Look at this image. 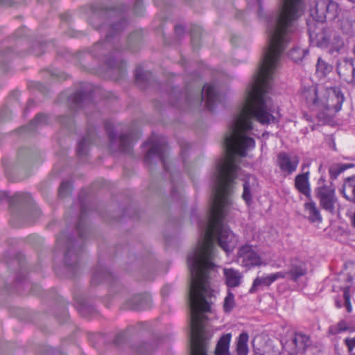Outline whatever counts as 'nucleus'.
<instances>
[{
	"instance_id": "obj_17",
	"label": "nucleus",
	"mask_w": 355,
	"mask_h": 355,
	"mask_svg": "<svg viewBox=\"0 0 355 355\" xmlns=\"http://www.w3.org/2000/svg\"><path fill=\"white\" fill-rule=\"evenodd\" d=\"M307 270L304 265H292L291 269L288 271V275L292 281L296 282L297 280L304 276Z\"/></svg>"
},
{
	"instance_id": "obj_37",
	"label": "nucleus",
	"mask_w": 355,
	"mask_h": 355,
	"mask_svg": "<svg viewBox=\"0 0 355 355\" xmlns=\"http://www.w3.org/2000/svg\"><path fill=\"white\" fill-rule=\"evenodd\" d=\"M343 45V42L340 38L338 39V48L336 49V51L339 50V48Z\"/></svg>"
},
{
	"instance_id": "obj_16",
	"label": "nucleus",
	"mask_w": 355,
	"mask_h": 355,
	"mask_svg": "<svg viewBox=\"0 0 355 355\" xmlns=\"http://www.w3.org/2000/svg\"><path fill=\"white\" fill-rule=\"evenodd\" d=\"M249 336L247 332H242L237 338L236 352L237 355H248V342Z\"/></svg>"
},
{
	"instance_id": "obj_29",
	"label": "nucleus",
	"mask_w": 355,
	"mask_h": 355,
	"mask_svg": "<svg viewBox=\"0 0 355 355\" xmlns=\"http://www.w3.org/2000/svg\"><path fill=\"white\" fill-rule=\"evenodd\" d=\"M71 190H72V187L69 182H62L60 186L59 191H58L59 196L61 197H64V196H67L68 194H69L71 192Z\"/></svg>"
},
{
	"instance_id": "obj_19",
	"label": "nucleus",
	"mask_w": 355,
	"mask_h": 355,
	"mask_svg": "<svg viewBox=\"0 0 355 355\" xmlns=\"http://www.w3.org/2000/svg\"><path fill=\"white\" fill-rule=\"evenodd\" d=\"M333 69L331 64L322 60L321 58L318 59L316 64V73L320 76H327Z\"/></svg>"
},
{
	"instance_id": "obj_31",
	"label": "nucleus",
	"mask_w": 355,
	"mask_h": 355,
	"mask_svg": "<svg viewBox=\"0 0 355 355\" xmlns=\"http://www.w3.org/2000/svg\"><path fill=\"white\" fill-rule=\"evenodd\" d=\"M148 72L144 71L141 67H137L135 71V80L137 82L146 80Z\"/></svg>"
},
{
	"instance_id": "obj_23",
	"label": "nucleus",
	"mask_w": 355,
	"mask_h": 355,
	"mask_svg": "<svg viewBox=\"0 0 355 355\" xmlns=\"http://www.w3.org/2000/svg\"><path fill=\"white\" fill-rule=\"evenodd\" d=\"M235 306L234 295L230 290L227 291V296L223 302V309L225 312L230 313Z\"/></svg>"
},
{
	"instance_id": "obj_12",
	"label": "nucleus",
	"mask_w": 355,
	"mask_h": 355,
	"mask_svg": "<svg viewBox=\"0 0 355 355\" xmlns=\"http://www.w3.org/2000/svg\"><path fill=\"white\" fill-rule=\"evenodd\" d=\"M223 272L228 287L235 288L241 284L243 276L239 270L234 268H225Z\"/></svg>"
},
{
	"instance_id": "obj_43",
	"label": "nucleus",
	"mask_w": 355,
	"mask_h": 355,
	"mask_svg": "<svg viewBox=\"0 0 355 355\" xmlns=\"http://www.w3.org/2000/svg\"><path fill=\"white\" fill-rule=\"evenodd\" d=\"M193 31H194V30H193V29H192V31H191V34L192 40H193V37H194V33H193Z\"/></svg>"
},
{
	"instance_id": "obj_5",
	"label": "nucleus",
	"mask_w": 355,
	"mask_h": 355,
	"mask_svg": "<svg viewBox=\"0 0 355 355\" xmlns=\"http://www.w3.org/2000/svg\"><path fill=\"white\" fill-rule=\"evenodd\" d=\"M317 20L322 21L327 17L333 19L338 13V5L333 0H319L315 4Z\"/></svg>"
},
{
	"instance_id": "obj_14",
	"label": "nucleus",
	"mask_w": 355,
	"mask_h": 355,
	"mask_svg": "<svg viewBox=\"0 0 355 355\" xmlns=\"http://www.w3.org/2000/svg\"><path fill=\"white\" fill-rule=\"evenodd\" d=\"M341 193L347 200L355 202V175L345 180Z\"/></svg>"
},
{
	"instance_id": "obj_46",
	"label": "nucleus",
	"mask_w": 355,
	"mask_h": 355,
	"mask_svg": "<svg viewBox=\"0 0 355 355\" xmlns=\"http://www.w3.org/2000/svg\"><path fill=\"white\" fill-rule=\"evenodd\" d=\"M109 65H110L111 67H113V68H114V67H115V66H114V65H112V64H109Z\"/></svg>"
},
{
	"instance_id": "obj_42",
	"label": "nucleus",
	"mask_w": 355,
	"mask_h": 355,
	"mask_svg": "<svg viewBox=\"0 0 355 355\" xmlns=\"http://www.w3.org/2000/svg\"><path fill=\"white\" fill-rule=\"evenodd\" d=\"M297 50L295 49H293L292 51H290V55H292L294 53H296Z\"/></svg>"
},
{
	"instance_id": "obj_44",
	"label": "nucleus",
	"mask_w": 355,
	"mask_h": 355,
	"mask_svg": "<svg viewBox=\"0 0 355 355\" xmlns=\"http://www.w3.org/2000/svg\"><path fill=\"white\" fill-rule=\"evenodd\" d=\"M353 224L355 226V212H354V217H353Z\"/></svg>"
},
{
	"instance_id": "obj_39",
	"label": "nucleus",
	"mask_w": 355,
	"mask_h": 355,
	"mask_svg": "<svg viewBox=\"0 0 355 355\" xmlns=\"http://www.w3.org/2000/svg\"><path fill=\"white\" fill-rule=\"evenodd\" d=\"M335 304H336V308H338V309H340L342 307V304H341L340 301H339V300H336Z\"/></svg>"
},
{
	"instance_id": "obj_24",
	"label": "nucleus",
	"mask_w": 355,
	"mask_h": 355,
	"mask_svg": "<svg viewBox=\"0 0 355 355\" xmlns=\"http://www.w3.org/2000/svg\"><path fill=\"white\" fill-rule=\"evenodd\" d=\"M150 297L148 295H135L131 301L133 302H139L138 304H135L132 306V309L135 311H140L144 309V305L143 304V302H148L150 301Z\"/></svg>"
},
{
	"instance_id": "obj_35",
	"label": "nucleus",
	"mask_w": 355,
	"mask_h": 355,
	"mask_svg": "<svg viewBox=\"0 0 355 355\" xmlns=\"http://www.w3.org/2000/svg\"><path fill=\"white\" fill-rule=\"evenodd\" d=\"M287 275H288V272H286L279 271V272L272 273V276L274 282H275L276 280H277L279 279L286 278Z\"/></svg>"
},
{
	"instance_id": "obj_21",
	"label": "nucleus",
	"mask_w": 355,
	"mask_h": 355,
	"mask_svg": "<svg viewBox=\"0 0 355 355\" xmlns=\"http://www.w3.org/2000/svg\"><path fill=\"white\" fill-rule=\"evenodd\" d=\"M282 350L286 355H297L300 354L291 337L282 343Z\"/></svg>"
},
{
	"instance_id": "obj_47",
	"label": "nucleus",
	"mask_w": 355,
	"mask_h": 355,
	"mask_svg": "<svg viewBox=\"0 0 355 355\" xmlns=\"http://www.w3.org/2000/svg\"><path fill=\"white\" fill-rule=\"evenodd\" d=\"M94 278H95L94 276H93V277H92V282H94Z\"/></svg>"
},
{
	"instance_id": "obj_6",
	"label": "nucleus",
	"mask_w": 355,
	"mask_h": 355,
	"mask_svg": "<svg viewBox=\"0 0 355 355\" xmlns=\"http://www.w3.org/2000/svg\"><path fill=\"white\" fill-rule=\"evenodd\" d=\"M238 258L241 260V265L246 268L259 266L262 264L261 257L250 245L240 248Z\"/></svg>"
},
{
	"instance_id": "obj_34",
	"label": "nucleus",
	"mask_w": 355,
	"mask_h": 355,
	"mask_svg": "<svg viewBox=\"0 0 355 355\" xmlns=\"http://www.w3.org/2000/svg\"><path fill=\"white\" fill-rule=\"evenodd\" d=\"M105 130L110 141L112 143L115 139V134L113 132V125L110 123L105 124Z\"/></svg>"
},
{
	"instance_id": "obj_11",
	"label": "nucleus",
	"mask_w": 355,
	"mask_h": 355,
	"mask_svg": "<svg viewBox=\"0 0 355 355\" xmlns=\"http://www.w3.org/2000/svg\"><path fill=\"white\" fill-rule=\"evenodd\" d=\"M291 338L299 353H304L311 344L310 336L302 332H295Z\"/></svg>"
},
{
	"instance_id": "obj_33",
	"label": "nucleus",
	"mask_w": 355,
	"mask_h": 355,
	"mask_svg": "<svg viewBox=\"0 0 355 355\" xmlns=\"http://www.w3.org/2000/svg\"><path fill=\"white\" fill-rule=\"evenodd\" d=\"M86 94L82 92H77L73 94V101L76 104H79L85 98Z\"/></svg>"
},
{
	"instance_id": "obj_10",
	"label": "nucleus",
	"mask_w": 355,
	"mask_h": 355,
	"mask_svg": "<svg viewBox=\"0 0 355 355\" xmlns=\"http://www.w3.org/2000/svg\"><path fill=\"white\" fill-rule=\"evenodd\" d=\"M205 90V103L207 109L212 111L214 109L215 103L217 101V94L214 86L211 84H205L200 94L201 102L203 99V91Z\"/></svg>"
},
{
	"instance_id": "obj_36",
	"label": "nucleus",
	"mask_w": 355,
	"mask_h": 355,
	"mask_svg": "<svg viewBox=\"0 0 355 355\" xmlns=\"http://www.w3.org/2000/svg\"><path fill=\"white\" fill-rule=\"evenodd\" d=\"M0 4L6 6H12V0H0Z\"/></svg>"
},
{
	"instance_id": "obj_38",
	"label": "nucleus",
	"mask_w": 355,
	"mask_h": 355,
	"mask_svg": "<svg viewBox=\"0 0 355 355\" xmlns=\"http://www.w3.org/2000/svg\"><path fill=\"white\" fill-rule=\"evenodd\" d=\"M354 69L352 72V83H355V62H354Z\"/></svg>"
},
{
	"instance_id": "obj_32",
	"label": "nucleus",
	"mask_w": 355,
	"mask_h": 355,
	"mask_svg": "<svg viewBox=\"0 0 355 355\" xmlns=\"http://www.w3.org/2000/svg\"><path fill=\"white\" fill-rule=\"evenodd\" d=\"M344 343H345L348 352L351 354L355 355V352H354L355 349V337L354 338H346L344 340Z\"/></svg>"
},
{
	"instance_id": "obj_27",
	"label": "nucleus",
	"mask_w": 355,
	"mask_h": 355,
	"mask_svg": "<svg viewBox=\"0 0 355 355\" xmlns=\"http://www.w3.org/2000/svg\"><path fill=\"white\" fill-rule=\"evenodd\" d=\"M242 198L248 206H250L252 203V195L250 189V183L245 181L243 184V191L242 193Z\"/></svg>"
},
{
	"instance_id": "obj_15",
	"label": "nucleus",
	"mask_w": 355,
	"mask_h": 355,
	"mask_svg": "<svg viewBox=\"0 0 355 355\" xmlns=\"http://www.w3.org/2000/svg\"><path fill=\"white\" fill-rule=\"evenodd\" d=\"M305 211L308 214V219L311 223H321L322 220L320 210L316 204L311 200L304 205Z\"/></svg>"
},
{
	"instance_id": "obj_41",
	"label": "nucleus",
	"mask_w": 355,
	"mask_h": 355,
	"mask_svg": "<svg viewBox=\"0 0 355 355\" xmlns=\"http://www.w3.org/2000/svg\"><path fill=\"white\" fill-rule=\"evenodd\" d=\"M179 29H182V28L180 26H175V31L178 32Z\"/></svg>"
},
{
	"instance_id": "obj_2",
	"label": "nucleus",
	"mask_w": 355,
	"mask_h": 355,
	"mask_svg": "<svg viewBox=\"0 0 355 355\" xmlns=\"http://www.w3.org/2000/svg\"><path fill=\"white\" fill-rule=\"evenodd\" d=\"M306 98L308 102L312 103L317 109L329 116L341 110L345 100L341 89L338 87H314L309 90Z\"/></svg>"
},
{
	"instance_id": "obj_28",
	"label": "nucleus",
	"mask_w": 355,
	"mask_h": 355,
	"mask_svg": "<svg viewBox=\"0 0 355 355\" xmlns=\"http://www.w3.org/2000/svg\"><path fill=\"white\" fill-rule=\"evenodd\" d=\"M120 147L123 151H125L128 147L131 146L132 137L130 135H123L119 138Z\"/></svg>"
},
{
	"instance_id": "obj_18",
	"label": "nucleus",
	"mask_w": 355,
	"mask_h": 355,
	"mask_svg": "<svg viewBox=\"0 0 355 355\" xmlns=\"http://www.w3.org/2000/svg\"><path fill=\"white\" fill-rule=\"evenodd\" d=\"M274 282L272 274L264 277H257L252 283L251 288H250V293H254L257 288L261 285L270 286Z\"/></svg>"
},
{
	"instance_id": "obj_3",
	"label": "nucleus",
	"mask_w": 355,
	"mask_h": 355,
	"mask_svg": "<svg viewBox=\"0 0 355 355\" xmlns=\"http://www.w3.org/2000/svg\"><path fill=\"white\" fill-rule=\"evenodd\" d=\"M315 196L318 199L320 207L333 214L337 202L335 188L332 184L320 185L315 189Z\"/></svg>"
},
{
	"instance_id": "obj_8",
	"label": "nucleus",
	"mask_w": 355,
	"mask_h": 355,
	"mask_svg": "<svg viewBox=\"0 0 355 355\" xmlns=\"http://www.w3.org/2000/svg\"><path fill=\"white\" fill-rule=\"evenodd\" d=\"M296 189L307 198H311V188L309 184V173L298 174L295 178Z\"/></svg>"
},
{
	"instance_id": "obj_50",
	"label": "nucleus",
	"mask_w": 355,
	"mask_h": 355,
	"mask_svg": "<svg viewBox=\"0 0 355 355\" xmlns=\"http://www.w3.org/2000/svg\"><path fill=\"white\" fill-rule=\"evenodd\" d=\"M350 1H352V2H355V0H350Z\"/></svg>"
},
{
	"instance_id": "obj_20",
	"label": "nucleus",
	"mask_w": 355,
	"mask_h": 355,
	"mask_svg": "<svg viewBox=\"0 0 355 355\" xmlns=\"http://www.w3.org/2000/svg\"><path fill=\"white\" fill-rule=\"evenodd\" d=\"M349 327L347 322L342 320L337 324L330 326L328 329V333L331 335H337L349 330Z\"/></svg>"
},
{
	"instance_id": "obj_13",
	"label": "nucleus",
	"mask_w": 355,
	"mask_h": 355,
	"mask_svg": "<svg viewBox=\"0 0 355 355\" xmlns=\"http://www.w3.org/2000/svg\"><path fill=\"white\" fill-rule=\"evenodd\" d=\"M231 339V334H223L216 343L214 355H230V345Z\"/></svg>"
},
{
	"instance_id": "obj_7",
	"label": "nucleus",
	"mask_w": 355,
	"mask_h": 355,
	"mask_svg": "<svg viewBox=\"0 0 355 355\" xmlns=\"http://www.w3.org/2000/svg\"><path fill=\"white\" fill-rule=\"evenodd\" d=\"M354 62L352 60L343 59L337 63V73L340 78L349 84H352V72Z\"/></svg>"
},
{
	"instance_id": "obj_22",
	"label": "nucleus",
	"mask_w": 355,
	"mask_h": 355,
	"mask_svg": "<svg viewBox=\"0 0 355 355\" xmlns=\"http://www.w3.org/2000/svg\"><path fill=\"white\" fill-rule=\"evenodd\" d=\"M345 275L347 276L349 286H355V263H348L345 265Z\"/></svg>"
},
{
	"instance_id": "obj_49",
	"label": "nucleus",
	"mask_w": 355,
	"mask_h": 355,
	"mask_svg": "<svg viewBox=\"0 0 355 355\" xmlns=\"http://www.w3.org/2000/svg\"><path fill=\"white\" fill-rule=\"evenodd\" d=\"M195 28H196V29H199V27H198V26H195Z\"/></svg>"
},
{
	"instance_id": "obj_4",
	"label": "nucleus",
	"mask_w": 355,
	"mask_h": 355,
	"mask_svg": "<svg viewBox=\"0 0 355 355\" xmlns=\"http://www.w3.org/2000/svg\"><path fill=\"white\" fill-rule=\"evenodd\" d=\"M299 163L300 158L297 155L281 152L277 157L276 164L284 176L290 175L296 171Z\"/></svg>"
},
{
	"instance_id": "obj_48",
	"label": "nucleus",
	"mask_w": 355,
	"mask_h": 355,
	"mask_svg": "<svg viewBox=\"0 0 355 355\" xmlns=\"http://www.w3.org/2000/svg\"><path fill=\"white\" fill-rule=\"evenodd\" d=\"M140 3H136V6H139Z\"/></svg>"
},
{
	"instance_id": "obj_9",
	"label": "nucleus",
	"mask_w": 355,
	"mask_h": 355,
	"mask_svg": "<svg viewBox=\"0 0 355 355\" xmlns=\"http://www.w3.org/2000/svg\"><path fill=\"white\" fill-rule=\"evenodd\" d=\"M167 149V144L164 142H162L160 144H153L150 148L148 150V153L145 157L144 162H149L150 158L153 155H157L159 159L162 161L164 167L166 170V159L164 156V153Z\"/></svg>"
},
{
	"instance_id": "obj_25",
	"label": "nucleus",
	"mask_w": 355,
	"mask_h": 355,
	"mask_svg": "<svg viewBox=\"0 0 355 355\" xmlns=\"http://www.w3.org/2000/svg\"><path fill=\"white\" fill-rule=\"evenodd\" d=\"M47 117L45 114H37L35 115L34 119L28 124L27 129L33 130L38 125L44 124L46 121Z\"/></svg>"
},
{
	"instance_id": "obj_45",
	"label": "nucleus",
	"mask_w": 355,
	"mask_h": 355,
	"mask_svg": "<svg viewBox=\"0 0 355 355\" xmlns=\"http://www.w3.org/2000/svg\"><path fill=\"white\" fill-rule=\"evenodd\" d=\"M345 169V168H341L339 171V173H341L343 172L344 170Z\"/></svg>"
},
{
	"instance_id": "obj_1",
	"label": "nucleus",
	"mask_w": 355,
	"mask_h": 355,
	"mask_svg": "<svg viewBox=\"0 0 355 355\" xmlns=\"http://www.w3.org/2000/svg\"><path fill=\"white\" fill-rule=\"evenodd\" d=\"M268 124L275 117L267 111L266 101H245L232 128V133L225 138L227 155L218 168L217 187L210 208L209 218L202 241L188 257L191 279L189 292L191 309V355H207L204 335L203 313L209 312L211 306L205 293L209 273L214 267V239L216 235L218 245L226 252H232L237 245L236 236L223 225L224 209L233 182L236 166L234 155L245 157L249 148L255 146L253 138L245 134L252 129L251 119Z\"/></svg>"
},
{
	"instance_id": "obj_40",
	"label": "nucleus",
	"mask_w": 355,
	"mask_h": 355,
	"mask_svg": "<svg viewBox=\"0 0 355 355\" xmlns=\"http://www.w3.org/2000/svg\"><path fill=\"white\" fill-rule=\"evenodd\" d=\"M153 137H152L151 138H150L148 141L145 144H151L153 143Z\"/></svg>"
},
{
	"instance_id": "obj_30",
	"label": "nucleus",
	"mask_w": 355,
	"mask_h": 355,
	"mask_svg": "<svg viewBox=\"0 0 355 355\" xmlns=\"http://www.w3.org/2000/svg\"><path fill=\"white\" fill-rule=\"evenodd\" d=\"M90 143L89 138L83 139L78 144L77 155L80 157L83 155L87 150V145Z\"/></svg>"
},
{
	"instance_id": "obj_26",
	"label": "nucleus",
	"mask_w": 355,
	"mask_h": 355,
	"mask_svg": "<svg viewBox=\"0 0 355 355\" xmlns=\"http://www.w3.org/2000/svg\"><path fill=\"white\" fill-rule=\"evenodd\" d=\"M342 290L343 291V297L347 311L351 313L352 311V306L350 301V286H345Z\"/></svg>"
}]
</instances>
